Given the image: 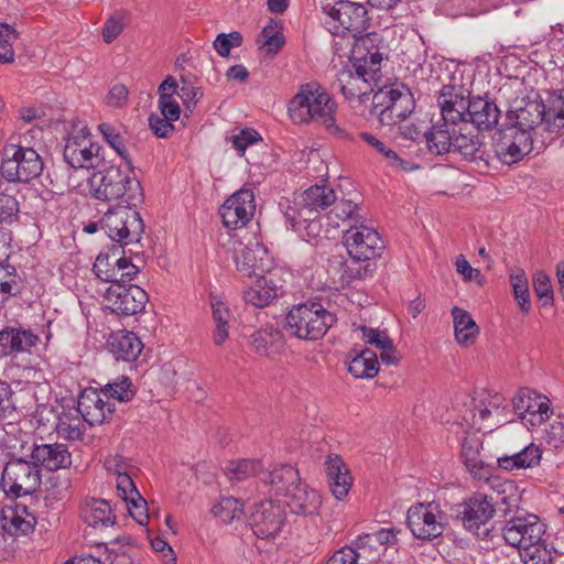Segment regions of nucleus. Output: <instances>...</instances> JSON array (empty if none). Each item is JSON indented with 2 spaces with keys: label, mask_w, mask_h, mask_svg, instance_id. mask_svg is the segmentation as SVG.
<instances>
[{
  "label": "nucleus",
  "mask_w": 564,
  "mask_h": 564,
  "mask_svg": "<svg viewBox=\"0 0 564 564\" xmlns=\"http://www.w3.org/2000/svg\"><path fill=\"white\" fill-rule=\"evenodd\" d=\"M351 48V59L354 64H364L372 73L380 72L382 54L380 53V44L382 39L379 33L370 32L367 34H357Z\"/></svg>",
  "instance_id": "obj_22"
},
{
  "label": "nucleus",
  "mask_w": 564,
  "mask_h": 564,
  "mask_svg": "<svg viewBox=\"0 0 564 564\" xmlns=\"http://www.w3.org/2000/svg\"><path fill=\"white\" fill-rule=\"evenodd\" d=\"M361 261L351 260L350 263L346 262L341 265L340 281L349 284L355 280L365 279L373 269L370 268L369 261L361 264Z\"/></svg>",
  "instance_id": "obj_59"
},
{
  "label": "nucleus",
  "mask_w": 564,
  "mask_h": 564,
  "mask_svg": "<svg viewBox=\"0 0 564 564\" xmlns=\"http://www.w3.org/2000/svg\"><path fill=\"white\" fill-rule=\"evenodd\" d=\"M89 425L101 424L112 414V405L97 390H85L78 398L77 408Z\"/></svg>",
  "instance_id": "obj_26"
},
{
  "label": "nucleus",
  "mask_w": 564,
  "mask_h": 564,
  "mask_svg": "<svg viewBox=\"0 0 564 564\" xmlns=\"http://www.w3.org/2000/svg\"><path fill=\"white\" fill-rule=\"evenodd\" d=\"M44 162L36 150L29 145L10 144L4 149L0 173L12 183H29L39 177Z\"/></svg>",
  "instance_id": "obj_8"
},
{
  "label": "nucleus",
  "mask_w": 564,
  "mask_h": 564,
  "mask_svg": "<svg viewBox=\"0 0 564 564\" xmlns=\"http://www.w3.org/2000/svg\"><path fill=\"white\" fill-rule=\"evenodd\" d=\"M510 281L513 289V295L520 310L527 314L531 310L529 284L525 273L522 269H517L510 274Z\"/></svg>",
  "instance_id": "obj_51"
},
{
  "label": "nucleus",
  "mask_w": 564,
  "mask_h": 564,
  "mask_svg": "<svg viewBox=\"0 0 564 564\" xmlns=\"http://www.w3.org/2000/svg\"><path fill=\"white\" fill-rule=\"evenodd\" d=\"M367 9L361 3L338 1L329 10L333 20L339 22L343 30L351 32L352 36L361 34L368 26Z\"/></svg>",
  "instance_id": "obj_23"
},
{
  "label": "nucleus",
  "mask_w": 564,
  "mask_h": 564,
  "mask_svg": "<svg viewBox=\"0 0 564 564\" xmlns=\"http://www.w3.org/2000/svg\"><path fill=\"white\" fill-rule=\"evenodd\" d=\"M325 471L333 496L341 500L347 496L352 485V477L344 460L338 455H329L325 462Z\"/></svg>",
  "instance_id": "obj_29"
},
{
  "label": "nucleus",
  "mask_w": 564,
  "mask_h": 564,
  "mask_svg": "<svg viewBox=\"0 0 564 564\" xmlns=\"http://www.w3.org/2000/svg\"><path fill=\"white\" fill-rule=\"evenodd\" d=\"M494 496L488 494H475L468 500L458 505L456 508V517L462 520L463 525L479 535L481 527L494 517Z\"/></svg>",
  "instance_id": "obj_18"
},
{
  "label": "nucleus",
  "mask_w": 564,
  "mask_h": 564,
  "mask_svg": "<svg viewBox=\"0 0 564 564\" xmlns=\"http://www.w3.org/2000/svg\"><path fill=\"white\" fill-rule=\"evenodd\" d=\"M254 194L249 188H240L225 200L219 209L223 224L228 229L245 227L254 216Z\"/></svg>",
  "instance_id": "obj_17"
},
{
  "label": "nucleus",
  "mask_w": 564,
  "mask_h": 564,
  "mask_svg": "<svg viewBox=\"0 0 564 564\" xmlns=\"http://www.w3.org/2000/svg\"><path fill=\"white\" fill-rule=\"evenodd\" d=\"M334 207L327 214V219L333 227H339L340 223L357 217L358 206L351 200L341 199L333 204Z\"/></svg>",
  "instance_id": "obj_53"
},
{
  "label": "nucleus",
  "mask_w": 564,
  "mask_h": 564,
  "mask_svg": "<svg viewBox=\"0 0 564 564\" xmlns=\"http://www.w3.org/2000/svg\"><path fill=\"white\" fill-rule=\"evenodd\" d=\"M226 474L231 480H243L252 476L263 475V465L258 459L232 460L226 466Z\"/></svg>",
  "instance_id": "obj_48"
},
{
  "label": "nucleus",
  "mask_w": 564,
  "mask_h": 564,
  "mask_svg": "<svg viewBox=\"0 0 564 564\" xmlns=\"http://www.w3.org/2000/svg\"><path fill=\"white\" fill-rule=\"evenodd\" d=\"M501 534L508 545L519 550L522 560H533L538 554L547 555L549 551L543 545L545 524L533 513L506 520Z\"/></svg>",
  "instance_id": "obj_5"
},
{
  "label": "nucleus",
  "mask_w": 564,
  "mask_h": 564,
  "mask_svg": "<svg viewBox=\"0 0 564 564\" xmlns=\"http://www.w3.org/2000/svg\"><path fill=\"white\" fill-rule=\"evenodd\" d=\"M84 422L85 420L77 409L63 412L58 416L56 432L59 437L65 440H80L85 430Z\"/></svg>",
  "instance_id": "obj_43"
},
{
  "label": "nucleus",
  "mask_w": 564,
  "mask_h": 564,
  "mask_svg": "<svg viewBox=\"0 0 564 564\" xmlns=\"http://www.w3.org/2000/svg\"><path fill=\"white\" fill-rule=\"evenodd\" d=\"M101 392L107 398L116 399L120 402H129L135 394V389L128 377H120L113 382L107 383Z\"/></svg>",
  "instance_id": "obj_52"
},
{
  "label": "nucleus",
  "mask_w": 564,
  "mask_h": 564,
  "mask_svg": "<svg viewBox=\"0 0 564 564\" xmlns=\"http://www.w3.org/2000/svg\"><path fill=\"white\" fill-rule=\"evenodd\" d=\"M285 498L290 510L304 517L317 514L322 503L318 492L302 481Z\"/></svg>",
  "instance_id": "obj_30"
},
{
  "label": "nucleus",
  "mask_w": 564,
  "mask_h": 564,
  "mask_svg": "<svg viewBox=\"0 0 564 564\" xmlns=\"http://www.w3.org/2000/svg\"><path fill=\"white\" fill-rule=\"evenodd\" d=\"M19 203L13 195L0 193V223H11L18 217Z\"/></svg>",
  "instance_id": "obj_64"
},
{
  "label": "nucleus",
  "mask_w": 564,
  "mask_h": 564,
  "mask_svg": "<svg viewBox=\"0 0 564 564\" xmlns=\"http://www.w3.org/2000/svg\"><path fill=\"white\" fill-rule=\"evenodd\" d=\"M41 185L44 188L43 194L47 196L44 199L52 198L56 194H63L68 187L65 173L56 167L46 170L41 180Z\"/></svg>",
  "instance_id": "obj_50"
},
{
  "label": "nucleus",
  "mask_w": 564,
  "mask_h": 564,
  "mask_svg": "<svg viewBox=\"0 0 564 564\" xmlns=\"http://www.w3.org/2000/svg\"><path fill=\"white\" fill-rule=\"evenodd\" d=\"M100 145L93 141L91 134L82 128L67 137L64 159L73 169H94L100 162Z\"/></svg>",
  "instance_id": "obj_11"
},
{
  "label": "nucleus",
  "mask_w": 564,
  "mask_h": 564,
  "mask_svg": "<svg viewBox=\"0 0 564 564\" xmlns=\"http://www.w3.org/2000/svg\"><path fill=\"white\" fill-rule=\"evenodd\" d=\"M41 477V470L32 459L11 457L2 469L0 486L8 497H26L40 488Z\"/></svg>",
  "instance_id": "obj_9"
},
{
  "label": "nucleus",
  "mask_w": 564,
  "mask_h": 564,
  "mask_svg": "<svg viewBox=\"0 0 564 564\" xmlns=\"http://www.w3.org/2000/svg\"><path fill=\"white\" fill-rule=\"evenodd\" d=\"M427 129V122L424 120H417L411 123L404 121L399 124L400 137L411 141H425Z\"/></svg>",
  "instance_id": "obj_62"
},
{
  "label": "nucleus",
  "mask_w": 564,
  "mask_h": 564,
  "mask_svg": "<svg viewBox=\"0 0 564 564\" xmlns=\"http://www.w3.org/2000/svg\"><path fill=\"white\" fill-rule=\"evenodd\" d=\"M0 521L1 528L11 535L28 534L36 523L35 517L29 513L24 505L2 509Z\"/></svg>",
  "instance_id": "obj_32"
},
{
  "label": "nucleus",
  "mask_w": 564,
  "mask_h": 564,
  "mask_svg": "<svg viewBox=\"0 0 564 564\" xmlns=\"http://www.w3.org/2000/svg\"><path fill=\"white\" fill-rule=\"evenodd\" d=\"M481 440L476 436H466L462 444V458L474 479L479 481L490 479L492 467L480 456Z\"/></svg>",
  "instance_id": "obj_27"
},
{
  "label": "nucleus",
  "mask_w": 564,
  "mask_h": 564,
  "mask_svg": "<svg viewBox=\"0 0 564 564\" xmlns=\"http://www.w3.org/2000/svg\"><path fill=\"white\" fill-rule=\"evenodd\" d=\"M415 100L403 85L383 86L372 98L371 115L382 127L399 126L413 112Z\"/></svg>",
  "instance_id": "obj_6"
},
{
  "label": "nucleus",
  "mask_w": 564,
  "mask_h": 564,
  "mask_svg": "<svg viewBox=\"0 0 564 564\" xmlns=\"http://www.w3.org/2000/svg\"><path fill=\"white\" fill-rule=\"evenodd\" d=\"M257 43L265 53L276 54L285 43L281 26L276 22L271 21L262 29Z\"/></svg>",
  "instance_id": "obj_47"
},
{
  "label": "nucleus",
  "mask_w": 564,
  "mask_h": 564,
  "mask_svg": "<svg viewBox=\"0 0 564 564\" xmlns=\"http://www.w3.org/2000/svg\"><path fill=\"white\" fill-rule=\"evenodd\" d=\"M482 142L478 133L468 130L467 124L455 127V135H453V152H457L467 160H484Z\"/></svg>",
  "instance_id": "obj_35"
},
{
  "label": "nucleus",
  "mask_w": 564,
  "mask_h": 564,
  "mask_svg": "<svg viewBox=\"0 0 564 564\" xmlns=\"http://www.w3.org/2000/svg\"><path fill=\"white\" fill-rule=\"evenodd\" d=\"M452 316L457 343L464 346L473 345L479 333V327L471 315L466 310L454 306Z\"/></svg>",
  "instance_id": "obj_41"
},
{
  "label": "nucleus",
  "mask_w": 564,
  "mask_h": 564,
  "mask_svg": "<svg viewBox=\"0 0 564 564\" xmlns=\"http://www.w3.org/2000/svg\"><path fill=\"white\" fill-rule=\"evenodd\" d=\"M18 39L14 29L8 24L0 23V63H12L14 61L13 42Z\"/></svg>",
  "instance_id": "obj_57"
},
{
  "label": "nucleus",
  "mask_w": 564,
  "mask_h": 564,
  "mask_svg": "<svg viewBox=\"0 0 564 564\" xmlns=\"http://www.w3.org/2000/svg\"><path fill=\"white\" fill-rule=\"evenodd\" d=\"M109 350L117 360L134 361L142 351L143 344L132 332L120 330L112 334L108 341Z\"/></svg>",
  "instance_id": "obj_33"
},
{
  "label": "nucleus",
  "mask_w": 564,
  "mask_h": 564,
  "mask_svg": "<svg viewBox=\"0 0 564 564\" xmlns=\"http://www.w3.org/2000/svg\"><path fill=\"white\" fill-rule=\"evenodd\" d=\"M89 188L96 199L115 206L137 205L143 198L140 182L130 172L113 165L93 173Z\"/></svg>",
  "instance_id": "obj_3"
},
{
  "label": "nucleus",
  "mask_w": 564,
  "mask_h": 564,
  "mask_svg": "<svg viewBox=\"0 0 564 564\" xmlns=\"http://www.w3.org/2000/svg\"><path fill=\"white\" fill-rule=\"evenodd\" d=\"M284 507L273 500H265L254 507L250 525L259 539L274 540L285 525Z\"/></svg>",
  "instance_id": "obj_15"
},
{
  "label": "nucleus",
  "mask_w": 564,
  "mask_h": 564,
  "mask_svg": "<svg viewBox=\"0 0 564 564\" xmlns=\"http://www.w3.org/2000/svg\"><path fill=\"white\" fill-rule=\"evenodd\" d=\"M234 260L236 269L245 276L263 278L270 273L272 261L265 247L259 242L243 245L238 242L235 247Z\"/></svg>",
  "instance_id": "obj_16"
},
{
  "label": "nucleus",
  "mask_w": 564,
  "mask_h": 564,
  "mask_svg": "<svg viewBox=\"0 0 564 564\" xmlns=\"http://www.w3.org/2000/svg\"><path fill=\"white\" fill-rule=\"evenodd\" d=\"M550 406L549 400L546 398H542L541 395L532 392L530 409L525 412L528 414V419H525V423L530 425H538L543 423L550 416Z\"/></svg>",
  "instance_id": "obj_54"
},
{
  "label": "nucleus",
  "mask_w": 564,
  "mask_h": 564,
  "mask_svg": "<svg viewBox=\"0 0 564 564\" xmlns=\"http://www.w3.org/2000/svg\"><path fill=\"white\" fill-rule=\"evenodd\" d=\"M487 484L491 490L489 495L494 496V507L505 506L501 511L508 514L519 509L521 501V492L513 480H501L492 476L490 473V479L482 480Z\"/></svg>",
  "instance_id": "obj_28"
},
{
  "label": "nucleus",
  "mask_w": 564,
  "mask_h": 564,
  "mask_svg": "<svg viewBox=\"0 0 564 564\" xmlns=\"http://www.w3.org/2000/svg\"><path fill=\"white\" fill-rule=\"evenodd\" d=\"M281 339L282 335L278 328L267 326L251 335L250 346L258 355L269 356L275 351Z\"/></svg>",
  "instance_id": "obj_44"
},
{
  "label": "nucleus",
  "mask_w": 564,
  "mask_h": 564,
  "mask_svg": "<svg viewBox=\"0 0 564 564\" xmlns=\"http://www.w3.org/2000/svg\"><path fill=\"white\" fill-rule=\"evenodd\" d=\"M242 43V35L237 32L228 34L220 33L214 41V48L220 56H228L232 47H238Z\"/></svg>",
  "instance_id": "obj_61"
},
{
  "label": "nucleus",
  "mask_w": 564,
  "mask_h": 564,
  "mask_svg": "<svg viewBox=\"0 0 564 564\" xmlns=\"http://www.w3.org/2000/svg\"><path fill=\"white\" fill-rule=\"evenodd\" d=\"M127 18L126 11H116L106 22L102 28V40L105 43L113 42L123 31L124 21Z\"/></svg>",
  "instance_id": "obj_58"
},
{
  "label": "nucleus",
  "mask_w": 564,
  "mask_h": 564,
  "mask_svg": "<svg viewBox=\"0 0 564 564\" xmlns=\"http://www.w3.org/2000/svg\"><path fill=\"white\" fill-rule=\"evenodd\" d=\"M30 458L40 469L55 471L66 469L72 465V455L66 445L61 443L33 444Z\"/></svg>",
  "instance_id": "obj_24"
},
{
  "label": "nucleus",
  "mask_w": 564,
  "mask_h": 564,
  "mask_svg": "<svg viewBox=\"0 0 564 564\" xmlns=\"http://www.w3.org/2000/svg\"><path fill=\"white\" fill-rule=\"evenodd\" d=\"M543 442L554 448H564V423L562 421H554L544 429L542 436Z\"/></svg>",
  "instance_id": "obj_60"
},
{
  "label": "nucleus",
  "mask_w": 564,
  "mask_h": 564,
  "mask_svg": "<svg viewBox=\"0 0 564 564\" xmlns=\"http://www.w3.org/2000/svg\"><path fill=\"white\" fill-rule=\"evenodd\" d=\"M453 135H455V126L444 121L427 129L424 142L431 154L442 155L452 151Z\"/></svg>",
  "instance_id": "obj_38"
},
{
  "label": "nucleus",
  "mask_w": 564,
  "mask_h": 564,
  "mask_svg": "<svg viewBox=\"0 0 564 564\" xmlns=\"http://www.w3.org/2000/svg\"><path fill=\"white\" fill-rule=\"evenodd\" d=\"M345 246L351 260L367 262L380 257L384 249L379 234L367 226L350 227L344 235Z\"/></svg>",
  "instance_id": "obj_12"
},
{
  "label": "nucleus",
  "mask_w": 564,
  "mask_h": 564,
  "mask_svg": "<svg viewBox=\"0 0 564 564\" xmlns=\"http://www.w3.org/2000/svg\"><path fill=\"white\" fill-rule=\"evenodd\" d=\"M348 371L356 378L376 377L379 371L377 355L370 349L362 350L350 360Z\"/></svg>",
  "instance_id": "obj_46"
},
{
  "label": "nucleus",
  "mask_w": 564,
  "mask_h": 564,
  "mask_svg": "<svg viewBox=\"0 0 564 564\" xmlns=\"http://www.w3.org/2000/svg\"><path fill=\"white\" fill-rule=\"evenodd\" d=\"M301 203V195H297L293 202L288 198H282L279 203V207L283 212L286 221L290 224L291 228L295 231L302 232L303 223L307 220H313L311 218V210L307 209Z\"/></svg>",
  "instance_id": "obj_45"
},
{
  "label": "nucleus",
  "mask_w": 564,
  "mask_h": 564,
  "mask_svg": "<svg viewBox=\"0 0 564 564\" xmlns=\"http://www.w3.org/2000/svg\"><path fill=\"white\" fill-rule=\"evenodd\" d=\"M521 102L523 106L519 105L507 111L506 120L511 129L533 135L538 128L549 132H557L564 128V89L551 93L546 104L538 100Z\"/></svg>",
  "instance_id": "obj_1"
},
{
  "label": "nucleus",
  "mask_w": 564,
  "mask_h": 564,
  "mask_svg": "<svg viewBox=\"0 0 564 564\" xmlns=\"http://www.w3.org/2000/svg\"><path fill=\"white\" fill-rule=\"evenodd\" d=\"M122 248L112 246L109 252H101L95 260L93 271L96 276L111 284L130 283L139 273V268L124 253Z\"/></svg>",
  "instance_id": "obj_10"
},
{
  "label": "nucleus",
  "mask_w": 564,
  "mask_h": 564,
  "mask_svg": "<svg viewBox=\"0 0 564 564\" xmlns=\"http://www.w3.org/2000/svg\"><path fill=\"white\" fill-rule=\"evenodd\" d=\"M19 280L20 278L14 267L0 263V294L2 295V301L20 292Z\"/></svg>",
  "instance_id": "obj_55"
},
{
  "label": "nucleus",
  "mask_w": 564,
  "mask_h": 564,
  "mask_svg": "<svg viewBox=\"0 0 564 564\" xmlns=\"http://www.w3.org/2000/svg\"><path fill=\"white\" fill-rule=\"evenodd\" d=\"M210 306L213 319L216 324L213 340L216 346H221L229 336L230 312L228 306L217 296L210 293Z\"/></svg>",
  "instance_id": "obj_42"
},
{
  "label": "nucleus",
  "mask_w": 564,
  "mask_h": 564,
  "mask_svg": "<svg viewBox=\"0 0 564 564\" xmlns=\"http://www.w3.org/2000/svg\"><path fill=\"white\" fill-rule=\"evenodd\" d=\"M261 480L269 487L275 496L286 497L300 485L301 478L299 470L291 464H279L267 471L263 470Z\"/></svg>",
  "instance_id": "obj_25"
},
{
  "label": "nucleus",
  "mask_w": 564,
  "mask_h": 564,
  "mask_svg": "<svg viewBox=\"0 0 564 564\" xmlns=\"http://www.w3.org/2000/svg\"><path fill=\"white\" fill-rule=\"evenodd\" d=\"M362 339L378 348L379 350L391 348L392 339L387 335L386 332H381L375 328L362 326L360 327Z\"/></svg>",
  "instance_id": "obj_63"
},
{
  "label": "nucleus",
  "mask_w": 564,
  "mask_h": 564,
  "mask_svg": "<svg viewBox=\"0 0 564 564\" xmlns=\"http://www.w3.org/2000/svg\"><path fill=\"white\" fill-rule=\"evenodd\" d=\"M105 301L112 313L120 316H132L142 312L149 296L143 289L135 284H110L106 290Z\"/></svg>",
  "instance_id": "obj_13"
},
{
  "label": "nucleus",
  "mask_w": 564,
  "mask_h": 564,
  "mask_svg": "<svg viewBox=\"0 0 564 564\" xmlns=\"http://www.w3.org/2000/svg\"><path fill=\"white\" fill-rule=\"evenodd\" d=\"M442 511L437 503H416L408 510V527L416 539L431 540L442 535Z\"/></svg>",
  "instance_id": "obj_14"
},
{
  "label": "nucleus",
  "mask_w": 564,
  "mask_h": 564,
  "mask_svg": "<svg viewBox=\"0 0 564 564\" xmlns=\"http://www.w3.org/2000/svg\"><path fill=\"white\" fill-rule=\"evenodd\" d=\"M83 520L90 527H111L116 522V516L109 502L105 499L86 498L80 507Z\"/></svg>",
  "instance_id": "obj_34"
},
{
  "label": "nucleus",
  "mask_w": 564,
  "mask_h": 564,
  "mask_svg": "<svg viewBox=\"0 0 564 564\" xmlns=\"http://www.w3.org/2000/svg\"><path fill=\"white\" fill-rule=\"evenodd\" d=\"M468 122L479 130H491L498 123L500 110L497 105L487 98L470 97Z\"/></svg>",
  "instance_id": "obj_31"
},
{
  "label": "nucleus",
  "mask_w": 564,
  "mask_h": 564,
  "mask_svg": "<svg viewBox=\"0 0 564 564\" xmlns=\"http://www.w3.org/2000/svg\"><path fill=\"white\" fill-rule=\"evenodd\" d=\"M354 67L355 72L351 69L340 70L337 83L346 99L361 100L372 91L371 82L378 78V73H372L364 64H354Z\"/></svg>",
  "instance_id": "obj_20"
},
{
  "label": "nucleus",
  "mask_w": 564,
  "mask_h": 564,
  "mask_svg": "<svg viewBox=\"0 0 564 564\" xmlns=\"http://www.w3.org/2000/svg\"><path fill=\"white\" fill-rule=\"evenodd\" d=\"M40 338L30 329L7 327L0 332V345L11 352H28Z\"/></svg>",
  "instance_id": "obj_37"
},
{
  "label": "nucleus",
  "mask_w": 564,
  "mask_h": 564,
  "mask_svg": "<svg viewBox=\"0 0 564 564\" xmlns=\"http://www.w3.org/2000/svg\"><path fill=\"white\" fill-rule=\"evenodd\" d=\"M542 449L539 445L531 443L520 452L512 455H506L497 458V465L505 470L533 468L540 465Z\"/></svg>",
  "instance_id": "obj_36"
},
{
  "label": "nucleus",
  "mask_w": 564,
  "mask_h": 564,
  "mask_svg": "<svg viewBox=\"0 0 564 564\" xmlns=\"http://www.w3.org/2000/svg\"><path fill=\"white\" fill-rule=\"evenodd\" d=\"M336 322V316L318 302L293 305L284 318L285 332L303 340H317Z\"/></svg>",
  "instance_id": "obj_4"
},
{
  "label": "nucleus",
  "mask_w": 564,
  "mask_h": 564,
  "mask_svg": "<svg viewBox=\"0 0 564 564\" xmlns=\"http://www.w3.org/2000/svg\"><path fill=\"white\" fill-rule=\"evenodd\" d=\"M437 101L443 121L455 127L468 123L470 97L462 87L443 86Z\"/></svg>",
  "instance_id": "obj_19"
},
{
  "label": "nucleus",
  "mask_w": 564,
  "mask_h": 564,
  "mask_svg": "<svg viewBox=\"0 0 564 564\" xmlns=\"http://www.w3.org/2000/svg\"><path fill=\"white\" fill-rule=\"evenodd\" d=\"M336 102L317 82L300 86L288 105V113L294 123H318L327 130L337 131L335 124Z\"/></svg>",
  "instance_id": "obj_2"
},
{
  "label": "nucleus",
  "mask_w": 564,
  "mask_h": 564,
  "mask_svg": "<svg viewBox=\"0 0 564 564\" xmlns=\"http://www.w3.org/2000/svg\"><path fill=\"white\" fill-rule=\"evenodd\" d=\"M301 195V203L311 210V218H317L321 210L326 209L336 200L333 188L328 186L314 185L304 191Z\"/></svg>",
  "instance_id": "obj_39"
},
{
  "label": "nucleus",
  "mask_w": 564,
  "mask_h": 564,
  "mask_svg": "<svg viewBox=\"0 0 564 564\" xmlns=\"http://www.w3.org/2000/svg\"><path fill=\"white\" fill-rule=\"evenodd\" d=\"M256 279L254 285L243 292V300L254 307H264L276 299L278 285L267 274Z\"/></svg>",
  "instance_id": "obj_40"
},
{
  "label": "nucleus",
  "mask_w": 564,
  "mask_h": 564,
  "mask_svg": "<svg viewBox=\"0 0 564 564\" xmlns=\"http://www.w3.org/2000/svg\"><path fill=\"white\" fill-rule=\"evenodd\" d=\"M133 205H116L100 220L101 229L118 247L138 243L144 232V224Z\"/></svg>",
  "instance_id": "obj_7"
},
{
  "label": "nucleus",
  "mask_w": 564,
  "mask_h": 564,
  "mask_svg": "<svg viewBox=\"0 0 564 564\" xmlns=\"http://www.w3.org/2000/svg\"><path fill=\"white\" fill-rule=\"evenodd\" d=\"M116 486L118 496L126 503H129V500H133V498H139L140 492L128 473V466L126 463H122V471L117 470Z\"/></svg>",
  "instance_id": "obj_56"
},
{
  "label": "nucleus",
  "mask_w": 564,
  "mask_h": 564,
  "mask_svg": "<svg viewBox=\"0 0 564 564\" xmlns=\"http://www.w3.org/2000/svg\"><path fill=\"white\" fill-rule=\"evenodd\" d=\"M212 512L221 522L230 523L235 519L239 520L242 517V502L232 497L221 498V500L213 507Z\"/></svg>",
  "instance_id": "obj_49"
},
{
  "label": "nucleus",
  "mask_w": 564,
  "mask_h": 564,
  "mask_svg": "<svg viewBox=\"0 0 564 564\" xmlns=\"http://www.w3.org/2000/svg\"><path fill=\"white\" fill-rule=\"evenodd\" d=\"M496 144V153L505 164H512L522 160L533 149V135L529 132L511 129Z\"/></svg>",
  "instance_id": "obj_21"
}]
</instances>
